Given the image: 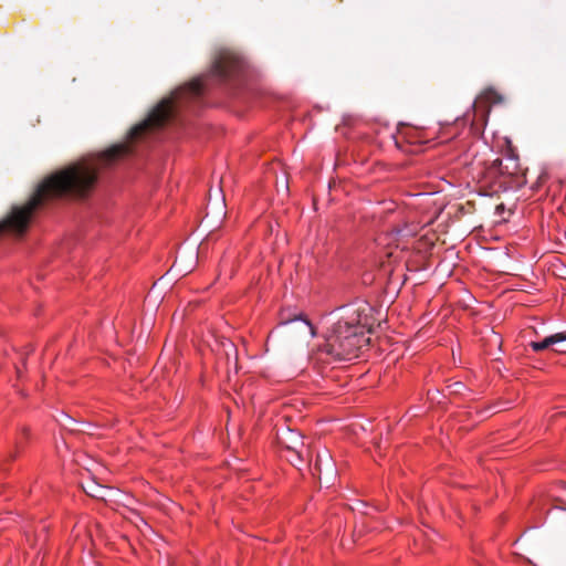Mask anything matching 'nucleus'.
Masks as SVG:
<instances>
[{
    "label": "nucleus",
    "mask_w": 566,
    "mask_h": 566,
    "mask_svg": "<svg viewBox=\"0 0 566 566\" xmlns=\"http://www.w3.org/2000/svg\"><path fill=\"white\" fill-rule=\"evenodd\" d=\"M22 433H23L24 436H28V429H27V428H23V429H22Z\"/></svg>",
    "instance_id": "nucleus-12"
},
{
    "label": "nucleus",
    "mask_w": 566,
    "mask_h": 566,
    "mask_svg": "<svg viewBox=\"0 0 566 566\" xmlns=\"http://www.w3.org/2000/svg\"><path fill=\"white\" fill-rule=\"evenodd\" d=\"M277 443L287 451L294 452L296 458L301 460L305 444L303 437L298 432L290 428H285L282 431H279Z\"/></svg>",
    "instance_id": "nucleus-4"
},
{
    "label": "nucleus",
    "mask_w": 566,
    "mask_h": 566,
    "mask_svg": "<svg viewBox=\"0 0 566 566\" xmlns=\"http://www.w3.org/2000/svg\"><path fill=\"white\" fill-rule=\"evenodd\" d=\"M496 164L501 165V160L500 159L494 160V165H496Z\"/></svg>",
    "instance_id": "nucleus-13"
},
{
    "label": "nucleus",
    "mask_w": 566,
    "mask_h": 566,
    "mask_svg": "<svg viewBox=\"0 0 566 566\" xmlns=\"http://www.w3.org/2000/svg\"><path fill=\"white\" fill-rule=\"evenodd\" d=\"M83 490L87 495L102 501H106L107 495L111 492L107 486L101 485L95 481H91L86 485H83Z\"/></svg>",
    "instance_id": "nucleus-6"
},
{
    "label": "nucleus",
    "mask_w": 566,
    "mask_h": 566,
    "mask_svg": "<svg viewBox=\"0 0 566 566\" xmlns=\"http://www.w3.org/2000/svg\"><path fill=\"white\" fill-rule=\"evenodd\" d=\"M326 462L329 467V469H332V463H331V458H329V454L326 452L324 453L323 455L322 454H317L316 457V461H315V470L321 474L322 473V463L323 462Z\"/></svg>",
    "instance_id": "nucleus-8"
},
{
    "label": "nucleus",
    "mask_w": 566,
    "mask_h": 566,
    "mask_svg": "<svg viewBox=\"0 0 566 566\" xmlns=\"http://www.w3.org/2000/svg\"><path fill=\"white\" fill-rule=\"evenodd\" d=\"M202 91L201 78H195L176 90L171 96L163 98L143 122L132 127L124 142L114 144L98 154L83 157L44 178L25 202L10 208L0 221V234L6 232L22 237L28 231L35 211L52 198L65 195L86 197L94 189L102 170L130 155L135 143L164 127L172 118L177 105L184 98H198Z\"/></svg>",
    "instance_id": "nucleus-1"
},
{
    "label": "nucleus",
    "mask_w": 566,
    "mask_h": 566,
    "mask_svg": "<svg viewBox=\"0 0 566 566\" xmlns=\"http://www.w3.org/2000/svg\"><path fill=\"white\" fill-rule=\"evenodd\" d=\"M243 67L242 59L229 50H220L213 59L211 74L221 80L237 75Z\"/></svg>",
    "instance_id": "nucleus-3"
},
{
    "label": "nucleus",
    "mask_w": 566,
    "mask_h": 566,
    "mask_svg": "<svg viewBox=\"0 0 566 566\" xmlns=\"http://www.w3.org/2000/svg\"><path fill=\"white\" fill-rule=\"evenodd\" d=\"M367 307H358L344 322H338L335 335L326 344V352L337 359H350L369 338L365 337L364 328L371 332L366 314Z\"/></svg>",
    "instance_id": "nucleus-2"
},
{
    "label": "nucleus",
    "mask_w": 566,
    "mask_h": 566,
    "mask_svg": "<svg viewBox=\"0 0 566 566\" xmlns=\"http://www.w3.org/2000/svg\"><path fill=\"white\" fill-rule=\"evenodd\" d=\"M503 210H504V205L503 203H500V205L496 206V211L497 212H501Z\"/></svg>",
    "instance_id": "nucleus-11"
},
{
    "label": "nucleus",
    "mask_w": 566,
    "mask_h": 566,
    "mask_svg": "<svg viewBox=\"0 0 566 566\" xmlns=\"http://www.w3.org/2000/svg\"><path fill=\"white\" fill-rule=\"evenodd\" d=\"M504 101L503 96L493 88L485 90L479 99L475 102L474 107L478 104L488 103V104H501Z\"/></svg>",
    "instance_id": "nucleus-7"
},
{
    "label": "nucleus",
    "mask_w": 566,
    "mask_h": 566,
    "mask_svg": "<svg viewBox=\"0 0 566 566\" xmlns=\"http://www.w3.org/2000/svg\"><path fill=\"white\" fill-rule=\"evenodd\" d=\"M556 345L557 347L554 348V352L556 353H566V333H556L551 336L545 337L541 342H532L530 346L534 352H542L544 349H547L552 346Z\"/></svg>",
    "instance_id": "nucleus-5"
},
{
    "label": "nucleus",
    "mask_w": 566,
    "mask_h": 566,
    "mask_svg": "<svg viewBox=\"0 0 566 566\" xmlns=\"http://www.w3.org/2000/svg\"><path fill=\"white\" fill-rule=\"evenodd\" d=\"M289 461H290L292 464L296 465V463H297V462H302V461H303V455L301 457V460H298V459L296 458L295 453H294V452H292V458H289Z\"/></svg>",
    "instance_id": "nucleus-10"
},
{
    "label": "nucleus",
    "mask_w": 566,
    "mask_h": 566,
    "mask_svg": "<svg viewBox=\"0 0 566 566\" xmlns=\"http://www.w3.org/2000/svg\"><path fill=\"white\" fill-rule=\"evenodd\" d=\"M19 448H20V443H19V442H17V444H15V451H13V452H11V453L9 454V460H10V461H12V460H14V459L17 458V454H18V451H19Z\"/></svg>",
    "instance_id": "nucleus-9"
}]
</instances>
